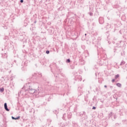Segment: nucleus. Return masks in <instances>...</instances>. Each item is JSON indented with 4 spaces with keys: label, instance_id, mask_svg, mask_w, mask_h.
<instances>
[{
    "label": "nucleus",
    "instance_id": "obj_1",
    "mask_svg": "<svg viewBox=\"0 0 127 127\" xmlns=\"http://www.w3.org/2000/svg\"><path fill=\"white\" fill-rule=\"evenodd\" d=\"M30 88H31V83L28 82L26 83L22 88V90L18 92V96H20V95H22V96H26V95H27V93H26V92H28V90H29Z\"/></svg>",
    "mask_w": 127,
    "mask_h": 127
},
{
    "label": "nucleus",
    "instance_id": "obj_2",
    "mask_svg": "<svg viewBox=\"0 0 127 127\" xmlns=\"http://www.w3.org/2000/svg\"><path fill=\"white\" fill-rule=\"evenodd\" d=\"M25 93L27 94V95H28L29 93V94H34V95H36V96H37V95H39V96H41V92L39 91V89L36 90L32 88V87L28 89V91L26 92Z\"/></svg>",
    "mask_w": 127,
    "mask_h": 127
},
{
    "label": "nucleus",
    "instance_id": "obj_3",
    "mask_svg": "<svg viewBox=\"0 0 127 127\" xmlns=\"http://www.w3.org/2000/svg\"><path fill=\"white\" fill-rule=\"evenodd\" d=\"M79 116L83 120H88V115H87V114L85 111L80 112Z\"/></svg>",
    "mask_w": 127,
    "mask_h": 127
},
{
    "label": "nucleus",
    "instance_id": "obj_4",
    "mask_svg": "<svg viewBox=\"0 0 127 127\" xmlns=\"http://www.w3.org/2000/svg\"><path fill=\"white\" fill-rule=\"evenodd\" d=\"M77 73V72H75V73L74 72V75H75V81H78V82H79V81H82V76L81 75H76V74Z\"/></svg>",
    "mask_w": 127,
    "mask_h": 127
},
{
    "label": "nucleus",
    "instance_id": "obj_5",
    "mask_svg": "<svg viewBox=\"0 0 127 127\" xmlns=\"http://www.w3.org/2000/svg\"><path fill=\"white\" fill-rule=\"evenodd\" d=\"M22 66H23L22 67H21L22 71H26V67L27 66V64H26V62L23 63Z\"/></svg>",
    "mask_w": 127,
    "mask_h": 127
},
{
    "label": "nucleus",
    "instance_id": "obj_6",
    "mask_svg": "<svg viewBox=\"0 0 127 127\" xmlns=\"http://www.w3.org/2000/svg\"><path fill=\"white\" fill-rule=\"evenodd\" d=\"M104 22L105 21L104 20V18L100 17L99 18V22L100 24H103V23H104Z\"/></svg>",
    "mask_w": 127,
    "mask_h": 127
},
{
    "label": "nucleus",
    "instance_id": "obj_7",
    "mask_svg": "<svg viewBox=\"0 0 127 127\" xmlns=\"http://www.w3.org/2000/svg\"><path fill=\"white\" fill-rule=\"evenodd\" d=\"M4 108L5 111H6L7 112H9V109H8V108H7V104L6 103H5L4 104Z\"/></svg>",
    "mask_w": 127,
    "mask_h": 127
},
{
    "label": "nucleus",
    "instance_id": "obj_8",
    "mask_svg": "<svg viewBox=\"0 0 127 127\" xmlns=\"http://www.w3.org/2000/svg\"><path fill=\"white\" fill-rule=\"evenodd\" d=\"M67 118L68 120H70L72 118V113L71 112L67 113Z\"/></svg>",
    "mask_w": 127,
    "mask_h": 127
},
{
    "label": "nucleus",
    "instance_id": "obj_9",
    "mask_svg": "<svg viewBox=\"0 0 127 127\" xmlns=\"http://www.w3.org/2000/svg\"><path fill=\"white\" fill-rule=\"evenodd\" d=\"M33 77H36V76H39V77H42V75L41 74V73H34L33 74Z\"/></svg>",
    "mask_w": 127,
    "mask_h": 127
},
{
    "label": "nucleus",
    "instance_id": "obj_10",
    "mask_svg": "<svg viewBox=\"0 0 127 127\" xmlns=\"http://www.w3.org/2000/svg\"><path fill=\"white\" fill-rule=\"evenodd\" d=\"M47 98H48V102H50V100L51 99H52V95H46Z\"/></svg>",
    "mask_w": 127,
    "mask_h": 127
},
{
    "label": "nucleus",
    "instance_id": "obj_11",
    "mask_svg": "<svg viewBox=\"0 0 127 127\" xmlns=\"http://www.w3.org/2000/svg\"><path fill=\"white\" fill-rule=\"evenodd\" d=\"M11 119L12 120H14L15 121H16V120H19L20 119V116H18L17 117H14L13 116L11 117Z\"/></svg>",
    "mask_w": 127,
    "mask_h": 127
},
{
    "label": "nucleus",
    "instance_id": "obj_12",
    "mask_svg": "<svg viewBox=\"0 0 127 127\" xmlns=\"http://www.w3.org/2000/svg\"><path fill=\"white\" fill-rule=\"evenodd\" d=\"M125 64H126V62L123 61L120 64V66H123V65H125Z\"/></svg>",
    "mask_w": 127,
    "mask_h": 127
},
{
    "label": "nucleus",
    "instance_id": "obj_13",
    "mask_svg": "<svg viewBox=\"0 0 127 127\" xmlns=\"http://www.w3.org/2000/svg\"><path fill=\"white\" fill-rule=\"evenodd\" d=\"M119 77H120V74H118L115 75V80H117V79H118V78H119Z\"/></svg>",
    "mask_w": 127,
    "mask_h": 127
},
{
    "label": "nucleus",
    "instance_id": "obj_14",
    "mask_svg": "<svg viewBox=\"0 0 127 127\" xmlns=\"http://www.w3.org/2000/svg\"><path fill=\"white\" fill-rule=\"evenodd\" d=\"M4 91V88L3 87L0 88V93H3Z\"/></svg>",
    "mask_w": 127,
    "mask_h": 127
},
{
    "label": "nucleus",
    "instance_id": "obj_15",
    "mask_svg": "<svg viewBox=\"0 0 127 127\" xmlns=\"http://www.w3.org/2000/svg\"><path fill=\"white\" fill-rule=\"evenodd\" d=\"M116 86H117V87H119V88H121V87H122V84L120 83H117L116 84Z\"/></svg>",
    "mask_w": 127,
    "mask_h": 127
},
{
    "label": "nucleus",
    "instance_id": "obj_16",
    "mask_svg": "<svg viewBox=\"0 0 127 127\" xmlns=\"http://www.w3.org/2000/svg\"><path fill=\"white\" fill-rule=\"evenodd\" d=\"M47 122H48V126H49L51 123V120L50 119H48L47 120Z\"/></svg>",
    "mask_w": 127,
    "mask_h": 127
},
{
    "label": "nucleus",
    "instance_id": "obj_17",
    "mask_svg": "<svg viewBox=\"0 0 127 127\" xmlns=\"http://www.w3.org/2000/svg\"><path fill=\"white\" fill-rule=\"evenodd\" d=\"M65 117H66V114L64 113V114H63V120L66 121V118H65Z\"/></svg>",
    "mask_w": 127,
    "mask_h": 127
},
{
    "label": "nucleus",
    "instance_id": "obj_18",
    "mask_svg": "<svg viewBox=\"0 0 127 127\" xmlns=\"http://www.w3.org/2000/svg\"><path fill=\"white\" fill-rule=\"evenodd\" d=\"M70 62H71V60H70V59H67L66 60V63H70Z\"/></svg>",
    "mask_w": 127,
    "mask_h": 127
},
{
    "label": "nucleus",
    "instance_id": "obj_19",
    "mask_svg": "<svg viewBox=\"0 0 127 127\" xmlns=\"http://www.w3.org/2000/svg\"><path fill=\"white\" fill-rule=\"evenodd\" d=\"M113 116V113H110L109 115H108V117L109 118H111V117H112Z\"/></svg>",
    "mask_w": 127,
    "mask_h": 127
},
{
    "label": "nucleus",
    "instance_id": "obj_20",
    "mask_svg": "<svg viewBox=\"0 0 127 127\" xmlns=\"http://www.w3.org/2000/svg\"><path fill=\"white\" fill-rule=\"evenodd\" d=\"M53 112L55 113V115L58 114V111L57 110H54Z\"/></svg>",
    "mask_w": 127,
    "mask_h": 127
},
{
    "label": "nucleus",
    "instance_id": "obj_21",
    "mask_svg": "<svg viewBox=\"0 0 127 127\" xmlns=\"http://www.w3.org/2000/svg\"><path fill=\"white\" fill-rule=\"evenodd\" d=\"M46 54H49V53H50V51L49 50H47L46 51Z\"/></svg>",
    "mask_w": 127,
    "mask_h": 127
},
{
    "label": "nucleus",
    "instance_id": "obj_22",
    "mask_svg": "<svg viewBox=\"0 0 127 127\" xmlns=\"http://www.w3.org/2000/svg\"><path fill=\"white\" fill-rule=\"evenodd\" d=\"M99 64L100 65V66H102L103 65V63H102V61H100Z\"/></svg>",
    "mask_w": 127,
    "mask_h": 127
},
{
    "label": "nucleus",
    "instance_id": "obj_23",
    "mask_svg": "<svg viewBox=\"0 0 127 127\" xmlns=\"http://www.w3.org/2000/svg\"><path fill=\"white\" fill-rule=\"evenodd\" d=\"M89 14V15L90 16H93V13H92V12H89V13H88Z\"/></svg>",
    "mask_w": 127,
    "mask_h": 127
},
{
    "label": "nucleus",
    "instance_id": "obj_24",
    "mask_svg": "<svg viewBox=\"0 0 127 127\" xmlns=\"http://www.w3.org/2000/svg\"><path fill=\"white\" fill-rule=\"evenodd\" d=\"M71 69H74V68H75V66H74V65H71Z\"/></svg>",
    "mask_w": 127,
    "mask_h": 127
},
{
    "label": "nucleus",
    "instance_id": "obj_25",
    "mask_svg": "<svg viewBox=\"0 0 127 127\" xmlns=\"http://www.w3.org/2000/svg\"><path fill=\"white\" fill-rule=\"evenodd\" d=\"M116 81V79H113L112 80V83H114V82Z\"/></svg>",
    "mask_w": 127,
    "mask_h": 127
},
{
    "label": "nucleus",
    "instance_id": "obj_26",
    "mask_svg": "<svg viewBox=\"0 0 127 127\" xmlns=\"http://www.w3.org/2000/svg\"><path fill=\"white\" fill-rule=\"evenodd\" d=\"M92 110H96V107L93 106V107H92Z\"/></svg>",
    "mask_w": 127,
    "mask_h": 127
},
{
    "label": "nucleus",
    "instance_id": "obj_27",
    "mask_svg": "<svg viewBox=\"0 0 127 127\" xmlns=\"http://www.w3.org/2000/svg\"><path fill=\"white\" fill-rule=\"evenodd\" d=\"M76 126H77V124H74L73 125V127H76Z\"/></svg>",
    "mask_w": 127,
    "mask_h": 127
},
{
    "label": "nucleus",
    "instance_id": "obj_28",
    "mask_svg": "<svg viewBox=\"0 0 127 127\" xmlns=\"http://www.w3.org/2000/svg\"><path fill=\"white\" fill-rule=\"evenodd\" d=\"M114 119H115V120H116L117 119V117H116V115L114 116Z\"/></svg>",
    "mask_w": 127,
    "mask_h": 127
},
{
    "label": "nucleus",
    "instance_id": "obj_29",
    "mask_svg": "<svg viewBox=\"0 0 127 127\" xmlns=\"http://www.w3.org/2000/svg\"><path fill=\"white\" fill-rule=\"evenodd\" d=\"M20 2L21 3H22V2H23V0H20Z\"/></svg>",
    "mask_w": 127,
    "mask_h": 127
},
{
    "label": "nucleus",
    "instance_id": "obj_30",
    "mask_svg": "<svg viewBox=\"0 0 127 127\" xmlns=\"http://www.w3.org/2000/svg\"><path fill=\"white\" fill-rule=\"evenodd\" d=\"M88 93L87 94V96H88V95H89V94H90V91H88Z\"/></svg>",
    "mask_w": 127,
    "mask_h": 127
},
{
    "label": "nucleus",
    "instance_id": "obj_31",
    "mask_svg": "<svg viewBox=\"0 0 127 127\" xmlns=\"http://www.w3.org/2000/svg\"><path fill=\"white\" fill-rule=\"evenodd\" d=\"M14 63H16V60H14V61H13V64H14Z\"/></svg>",
    "mask_w": 127,
    "mask_h": 127
},
{
    "label": "nucleus",
    "instance_id": "obj_32",
    "mask_svg": "<svg viewBox=\"0 0 127 127\" xmlns=\"http://www.w3.org/2000/svg\"><path fill=\"white\" fill-rule=\"evenodd\" d=\"M55 77H56L57 78V77H58L57 75H56V74H55Z\"/></svg>",
    "mask_w": 127,
    "mask_h": 127
},
{
    "label": "nucleus",
    "instance_id": "obj_33",
    "mask_svg": "<svg viewBox=\"0 0 127 127\" xmlns=\"http://www.w3.org/2000/svg\"><path fill=\"white\" fill-rule=\"evenodd\" d=\"M109 25H110V24L109 23H107V26H109Z\"/></svg>",
    "mask_w": 127,
    "mask_h": 127
},
{
    "label": "nucleus",
    "instance_id": "obj_34",
    "mask_svg": "<svg viewBox=\"0 0 127 127\" xmlns=\"http://www.w3.org/2000/svg\"><path fill=\"white\" fill-rule=\"evenodd\" d=\"M104 88H107V85H104Z\"/></svg>",
    "mask_w": 127,
    "mask_h": 127
},
{
    "label": "nucleus",
    "instance_id": "obj_35",
    "mask_svg": "<svg viewBox=\"0 0 127 127\" xmlns=\"http://www.w3.org/2000/svg\"><path fill=\"white\" fill-rule=\"evenodd\" d=\"M74 19H75V18H76V17H73Z\"/></svg>",
    "mask_w": 127,
    "mask_h": 127
},
{
    "label": "nucleus",
    "instance_id": "obj_36",
    "mask_svg": "<svg viewBox=\"0 0 127 127\" xmlns=\"http://www.w3.org/2000/svg\"><path fill=\"white\" fill-rule=\"evenodd\" d=\"M34 23H36V21H34Z\"/></svg>",
    "mask_w": 127,
    "mask_h": 127
},
{
    "label": "nucleus",
    "instance_id": "obj_37",
    "mask_svg": "<svg viewBox=\"0 0 127 127\" xmlns=\"http://www.w3.org/2000/svg\"><path fill=\"white\" fill-rule=\"evenodd\" d=\"M87 36V34H85V36Z\"/></svg>",
    "mask_w": 127,
    "mask_h": 127
},
{
    "label": "nucleus",
    "instance_id": "obj_38",
    "mask_svg": "<svg viewBox=\"0 0 127 127\" xmlns=\"http://www.w3.org/2000/svg\"><path fill=\"white\" fill-rule=\"evenodd\" d=\"M90 89H92V87L91 86L90 87Z\"/></svg>",
    "mask_w": 127,
    "mask_h": 127
},
{
    "label": "nucleus",
    "instance_id": "obj_39",
    "mask_svg": "<svg viewBox=\"0 0 127 127\" xmlns=\"http://www.w3.org/2000/svg\"><path fill=\"white\" fill-rule=\"evenodd\" d=\"M96 91H98V88H96Z\"/></svg>",
    "mask_w": 127,
    "mask_h": 127
},
{
    "label": "nucleus",
    "instance_id": "obj_40",
    "mask_svg": "<svg viewBox=\"0 0 127 127\" xmlns=\"http://www.w3.org/2000/svg\"><path fill=\"white\" fill-rule=\"evenodd\" d=\"M34 1H36V0H34Z\"/></svg>",
    "mask_w": 127,
    "mask_h": 127
},
{
    "label": "nucleus",
    "instance_id": "obj_41",
    "mask_svg": "<svg viewBox=\"0 0 127 127\" xmlns=\"http://www.w3.org/2000/svg\"><path fill=\"white\" fill-rule=\"evenodd\" d=\"M2 51H3V49H2Z\"/></svg>",
    "mask_w": 127,
    "mask_h": 127
},
{
    "label": "nucleus",
    "instance_id": "obj_42",
    "mask_svg": "<svg viewBox=\"0 0 127 127\" xmlns=\"http://www.w3.org/2000/svg\"><path fill=\"white\" fill-rule=\"evenodd\" d=\"M121 55H123V53H121Z\"/></svg>",
    "mask_w": 127,
    "mask_h": 127
},
{
    "label": "nucleus",
    "instance_id": "obj_43",
    "mask_svg": "<svg viewBox=\"0 0 127 127\" xmlns=\"http://www.w3.org/2000/svg\"><path fill=\"white\" fill-rule=\"evenodd\" d=\"M74 15H75V16H76V14H74Z\"/></svg>",
    "mask_w": 127,
    "mask_h": 127
},
{
    "label": "nucleus",
    "instance_id": "obj_44",
    "mask_svg": "<svg viewBox=\"0 0 127 127\" xmlns=\"http://www.w3.org/2000/svg\"><path fill=\"white\" fill-rule=\"evenodd\" d=\"M109 27H111V26H110Z\"/></svg>",
    "mask_w": 127,
    "mask_h": 127
}]
</instances>
